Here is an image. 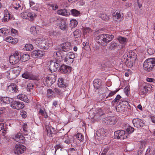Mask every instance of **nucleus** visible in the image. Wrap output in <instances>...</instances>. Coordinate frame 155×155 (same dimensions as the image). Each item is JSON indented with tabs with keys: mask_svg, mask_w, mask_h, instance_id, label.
Segmentation results:
<instances>
[{
	"mask_svg": "<svg viewBox=\"0 0 155 155\" xmlns=\"http://www.w3.org/2000/svg\"><path fill=\"white\" fill-rule=\"evenodd\" d=\"M55 60H51L49 66V70L51 72L56 71L62 61V58L60 52L56 51L54 53Z\"/></svg>",
	"mask_w": 155,
	"mask_h": 155,
	"instance_id": "obj_1",
	"label": "nucleus"
},
{
	"mask_svg": "<svg viewBox=\"0 0 155 155\" xmlns=\"http://www.w3.org/2000/svg\"><path fill=\"white\" fill-rule=\"evenodd\" d=\"M114 38V36L112 35L101 34L96 37V41L99 45L104 46H107Z\"/></svg>",
	"mask_w": 155,
	"mask_h": 155,
	"instance_id": "obj_2",
	"label": "nucleus"
},
{
	"mask_svg": "<svg viewBox=\"0 0 155 155\" xmlns=\"http://www.w3.org/2000/svg\"><path fill=\"white\" fill-rule=\"evenodd\" d=\"M155 66V58H151L146 60L143 63V67L145 70L150 71Z\"/></svg>",
	"mask_w": 155,
	"mask_h": 155,
	"instance_id": "obj_3",
	"label": "nucleus"
},
{
	"mask_svg": "<svg viewBox=\"0 0 155 155\" xmlns=\"http://www.w3.org/2000/svg\"><path fill=\"white\" fill-rule=\"evenodd\" d=\"M21 52L17 51H15L9 57L10 63L12 64H15L18 63L20 61Z\"/></svg>",
	"mask_w": 155,
	"mask_h": 155,
	"instance_id": "obj_4",
	"label": "nucleus"
},
{
	"mask_svg": "<svg viewBox=\"0 0 155 155\" xmlns=\"http://www.w3.org/2000/svg\"><path fill=\"white\" fill-rule=\"evenodd\" d=\"M127 57L130 58V59L132 60V61H135L137 58L136 54L132 51H130L129 53L124 54L121 60L123 63H125L127 65L128 64L127 63V62L128 61V59L127 58H126Z\"/></svg>",
	"mask_w": 155,
	"mask_h": 155,
	"instance_id": "obj_5",
	"label": "nucleus"
},
{
	"mask_svg": "<svg viewBox=\"0 0 155 155\" xmlns=\"http://www.w3.org/2000/svg\"><path fill=\"white\" fill-rule=\"evenodd\" d=\"M117 121V117L114 116H111L104 118L102 122L106 125H114Z\"/></svg>",
	"mask_w": 155,
	"mask_h": 155,
	"instance_id": "obj_6",
	"label": "nucleus"
},
{
	"mask_svg": "<svg viewBox=\"0 0 155 155\" xmlns=\"http://www.w3.org/2000/svg\"><path fill=\"white\" fill-rule=\"evenodd\" d=\"M128 134L123 130H118L114 132V138L117 139H124L127 138Z\"/></svg>",
	"mask_w": 155,
	"mask_h": 155,
	"instance_id": "obj_7",
	"label": "nucleus"
},
{
	"mask_svg": "<svg viewBox=\"0 0 155 155\" xmlns=\"http://www.w3.org/2000/svg\"><path fill=\"white\" fill-rule=\"evenodd\" d=\"M26 150V148L24 145L18 144L15 145L14 151L15 154L18 155L23 153Z\"/></svg>",
	"mask_w": 155,
	"mask_h": 155,
	"instance_id": "obj_8",
	"label": "nucleus"
},
{
	"mask_svg": "<svg viewBox=\"0 0 155 155\" xmlns=\"http://www.w3.org/2000/svg\"><path fill=\"white\" fill-rule=\"evenodd\" d=\"M132 123L134 127L138 128L143 127L145 124L143 120L139 118H134L132 120Z\"/></svg>",
	"mask_w": 155,
	"mask_h": 155,
	"instance_id": "obj_9",
	"label": "nucleus"
},
{
	"mask_svg": "<svg viewBox=\"0 0 155 155\" xmlns=\"http://www.w3.org/2000/svg\"><path fill=\"white\" fill-rule=\"evenodd\" d=\"M11 107L13 109L19 110L24 107V104L22 102L12 100L11 102Z\"/></svg>",
	"mask_w": 155,
	"mask_h": 155,
	"instance_id": "obj_10",
	"label": "nucleus"
},
{
	"mask_svg": "<svg viewBox=\"0 0 155 155\" xmlns=\"http://www.w3.org/2000/svg\"><path fill=\"white\" fill-rule=\"evenodd\" d=\"M56 81V78L54 75H50L46 77L43 81V83L45 85L49 86L54 83Z\"/></svg>",
	"mask_w": 155,
	"mask_h": 155,
	"instance_id": "obj_11",
	"label": "nucleus"
},
{
	"mask_svg": "<svg viewBox=\"0 0 155 155\" xmlns=\"http://www.w3.org/2000/svg\"><path fill=\"white\" fill-rule=\"evenodd\" d=\"M21 67L19 66L14 68L12 71L9 73L10 78H15L19 74L21 70Z\"/></svg>",
	"mask_w": 155,
	"mask_h": 155,
	"instance_id": "obj_12",
	"label": "nucleus"
},
{
	"mask_svg": "<svg viewBox=\"0 0 155 155\" xmlns=\"http://www.w3.org/2000/svg\"><path fill=\"white\" fill-rule=\"evenodd\" d=\"M35 16V13L28 11L23 12L21 14V16L23 19H28L31 21H32L33 20V18Z\"/></svg>",
	"mask_w": 155,
	"mask_h": 155,
	"instance_id": "obj_13",
	"label": "nucleus"
},
{
	"mask_svg": "<svg viewBox=\"0 0 155 155\" xmlns=\"http://www.w3.org/2000/svg\"><path fill=\"white\" fill-rule=\"evenodd\" d=\"M38 46L40 48L45 50H48L49 48V44L45 39L38 40Z\"/></svg>",
	"mask_w": 155,
	"mask_h": 155,
	"instance_id": "obj_14",
	"label": "nucleus"
},
{
	"mask_svg": "<svg viewBox=\"0 0 155 155\" xmlns=\"http://www.w3.org/2000/svg\"><path fill=\"white\" fill-rule=\"evenodd\" d=\"M6 90L8 92L12 93H15L19 91L17 86L14 83H11L8 86Z\"/></svg>",
	"mask_w": 155,
	"mask_h": 155,
	"instance_id": "obj_15",
	"label": "nucleus"
},
{
	"mask_svg": "<svg viewBox=\"0 0 155 155\" xmlns=\"http://www.w3.org/2000/svg\"><path fill=\"white\" fill-rule=\"evenodd\" d=\"M47 135L49 137H52L57 133V131L54 128L50 125L46 126Z\"/></svg>",
	"mask_w": 155,
	"mask_h": 155,
	"instance_id": "obj_16",
	"label": "nucleus"
},
{
	"mask_svg": "<svg viewBox=\"0 0 155 155\" xmlns=\"http://www.w3.org/2000/svg\"><path fill=\"white\" fill-rule=\"evenodd\" d=\"M58 25L60 29L63 31H67L68 30V25L66 24L65 20L63 18L59 19Z\"/></svg>",
	"mask_w": 155,
	"mask_h": 155,
	"instance_id": "obj_17",
	"label": "nucleus"
},
{
	"mask_svg": "<svg viewBox=\"0 0 155 155\" xmlns=\"http://www.w3.org/2000/svg\"><path fill=\"white\" fill-rule=\"evenodd\" d=\"M71 69V68L70 66L64 64H62L60 67L59 71L62 73L67 74L70 72Z\"/></svg>",
	"mask_w": 155,
	"mask_h": 155,
	"instance_id": "obj_18",
	"label": "nucleus"
},
{
	"mask_svg": "<svg viewBox=\"0 0 155 155\" xmlns=\"http://www.w3.org/2000/svg\"><path fill=\"white\" fill-rule=\"evenodd\" d=\"M45 53L44 51L40 50H35L31 53V56L34 58H41L42 57Z\"/></svg>",
	"mask_w": 155,
	"mask_h": 155,
	"instance_id": "obj_19",
	"label": "nucleus"
},
{
	"mask_svg": "<svg viewBox=\"0 0 155 155\" xmlns=\"http://www.w3.org/2000/svg\"><path fill=\"white\" fill-rule=\"evenodd\" d=\"M58 85L59 87L65 88L68 86V81L63 78H59L58 80Z\"/></svg>",
	"mask_w": 155,
	"mask_h": 155,
	"instance_id": "obj_20",
	"label": "nucleus"
},
{
	"mask_svg": "<svg viewBox=\"0 0 155 155\" xmlns=\"http://www.w3.org/2000/svg\"><path fill=\"white\" fill-rule=\"evenodd\" d=\"M102 84V81L100 79H95L93 81V85L94 88L98 90L99 89L101 90L103 89H104L105 90H106L107 89V88L106 87H104L102 88V87H101V86Z\"/></svg>",
	"mask_w": 155,
	"mask_h": 155,
	"instance_id": "obj_21",
	"label": "nucleus"
},
{
	"mask_svg": "<svg viewBox=\"0 0 155 155\" xmlns=\"http://www.w3.org/2000/svg\"><path fill=\"white\" fill-rule=\"evenodd\" d=\"M13 139L16 141L23 143L25 142V137L23 136L21 133H18L13 137Z\"/></svg>",
	"mask_w": 155,
	"mask_h": 155,
	"instance_id": "obj_22",
	"label": "nucleus"
},
{
	"mask_svg": "<svg viewBox=\"0 0 155 155\" xmlns=\"http://www.w3.org/2000/svg\"><path fill=\"white\" fill-rule=\"evenodd\" d=\"M22 77L31 80H36V77L33 75L31 73L28 71H26L22 74Z\"/></svg>",
	"mask_w": 155,
	"mask_h": 155,
	"instance_id": "obj_23",
	"label": "nucleus"
},
{
	"mask_svg": "<svg viewBox=\"0 0 155 155\" xmlns=\"http://www.w3.org/2000/svg\"><path fill=\"white\" fill-rule=\"evenodd\" d=\"M58 14L63 16L67 17L70 15V12L66 8L61 9L58 10L57 12Z\"/></svg>",
	"mask_w": 155,
	"mask_h": 155,
	"instance_id": "obj_24",
	"label": "nucleus"
},
{
	"mask_svg": "<svg viewBox=\"0 0 155 155\" xmlns=\"http://www.w3.org/2000/svg\"><path fill=\"white\" fill-rule=\"evenodd\" d=\"M106 130L103 129H100L96 132V134L101 139H104L106 135Z\"/></svg>",
	"mask_w": 155,
	"mask_h": 155,
	"instance_id": "obj_25",
	"label": "nucleus"
},
{
	"mask_svg": "<svg viewBox=\"0 0 155 155\" xmlns=\"http://www.w3.org/2000/svg\"><path fill=\"white\" fill-rule=\"evenodd\" d=\"M71 44L69 42H66L61 45L60 47L64 51H68L70 50Z\"/></svg>",
	"mask_w": 155,
	"mask_h": 155,
	"instance_id": "obj_26",
	"label": "nucleus"
},
{
	"mask_svg": "<svg viewBox=\"0 0 155 155\" xmlns=\"http://www.w3.org/2000/svg\"><path fill=\"white\" fill-rule=\"evenodd\" d=\"M12 99L11 98L8 97H0V103L1 104H9L11 102Z\"/></svg>",
	"mask_w": 155,
	"mask_h": 155,
	"instance_id": "obj_27",
	"label": "nucleus"
},
{
	"mask_svg": "<svg viewBox=\"0 0 155 155\" xmlns=\"http://www.w3.org/2000/svg\"><path fill=\"white\" fill-rule=\"evenodd\" d=\"M151 86L149 85H146L143 86L142 88H141V93L143 94H146L149 91L151 90Z\"/></svg>",
	"mask_w": 155,
	"mask_h": 155,
	"instance_id": "obj_28",
	"label": "nucleus"
},
{
	"mask_svg": "<svg viewBox=\"0 0 155 155\" xmlns=\"http://www.w3.org/2000/svg\"><path fill=\"white\" fill-rule=\"evenodd\" d=\"M17 97L21 101L25 102L28 103L29 102V100L28 99L27 96L22 94H19L17 96Z\"/></svg>",
	"mask_w": 155,
	"mask_h": 155,
	"instance_id": "obj_29",
	"label": "nucleus"
},
{
	"mask_svg": "<svg viewBox=\"0 0 155 155\" xmlns=\"http://www.w3.org/2000/svg\"><path fill=\"white\" fill-rule=\"evenodd\" d=\"M121 17V15L119 11L115 12L113 14V18L114 20L117 21Z\"/></svg>",
	"mask_w": 155,
	"mask_h": 155,
	"instance_id": "obj_30",
	"label": "nucleus"
},
{
	"mask_svg": "<svg viewBox=\"0 0 155 155\" xmlns=\"http://www.w3.org/2000/svg\"><path fill=\"white\" fill-rule=\"evenodd\" d=\"M20 58H21L20 61L22 62H25L27 61L29 59L30 56L27 54H24L21 55V54Z\"/></svg>",
	"mask_w": 155,
	"mask_h": 155,
	"instance_id": "obj_31",
	"label": "nucleus"
},
{
	"mask_svg": "<svg viewBox=\"0 0 155 155\" xmlns=\"http://www.w3.org/2000/svg\"><path fill=\"white\" fill-rule=\"evenodd\" d=\"M78 24V21L75 19H73L70 21V26L71 29H72L75 27Z\"/></svg>",
	"mask_w": 155,
	"mask_h": 155,
	"instance_id": "obj_32",
	"label": "nucleus"
},
{
	"mask_svg": "<svg viewBox=\"0 0 155 155\" xmlns=\"http://www.w3.org/2000/svg\"><path fill=\"white\" fill-rule=\"evenodd\" d=\"M13 7L16 10L18 9L21 10H22L23 8V7L21 6L18 2H14L13 4Z\"/></svg>",
	"mask_w": 155,
	"mask_h": 155,
	"instance_id": "obj_33",
	"label": "nucleus"
},
{
	"mask_svg": "<svg viewBox=\"0 0 155 155\" xmlns=\"http://www.w3.org/2000/svg\"><path fill=\"white\" fill-rule=\"evenodd\" d=\"M116 110L117 112H122L125 110V107H124V105H119L116 108Z\"/></svg>",
	"mask_w": 155,
	"mask_h": 155,
	"instance_id": "obj_34",
	"label": "nucleus"
},
{
	"mask_svg": "<svg viewBox=\"0 0 155 155\" xmlns=\"http://www.w3.org/2000/svg\"><path fill=\"white\" fill-rule=\"evenodd\" d=\"M71 14L74 16H78L80 14V12L75 9H72L70 10Z\"/></svg>",
	"mask_w": 155,
	"mask_h": 155,
	"instance_id": "obj_35",
	"label": "nucleus"
},
{
	"mask_svg": "<svg viewBox=\"0 0 155 155\" xmlns=\"http://www.w3.org/2000/svg\"><path fill=\"white\" fill-rule=\"evenodd\" d=\"M73 34L75 38H78L81 36V32L79 29H77L74 31Z\"/></svg>",
	"mask_w": 155,
	"mask_h": 155,
	"instance_id": "obj_36",
	"label": "nucleus"
},
{
	"mask_svg": "<svg viewBox=\"0 0 155 155\" xmlns=\"http://www.w3.org/2000/svg\"><path fill=\"white\" fill-rule=\"evenodd\" d=\"M82 29L84 34H86L87 33H90L92 31V30L89 27H83Z\"/></svg>",
	"mask_w": 155,
	"mask_h": 155,
	"instance_id": "obj_37",
	"label": "nucleus"
},
{
	"mask_svg": "<svg viewBox=\"0 0 155 155\" xmlns=\"http://www.w3.org/2000/svg\"><path fill=\"white\" fill-rule=\"evenodd\" d=\"M30 31L31 34L34 35H36L39 32V31L36 30L35 27H32L30 28Z\"/></svg>",
	"mask_w": 155,
	"mask_h": 155,
	"instance_id": "obj_38",
	"label": "nucleus"
},
{
	"mask_svg": "<svg viewBox=\"0 0 155 155\" xmlns=\"http://www.w3.org/2000/svg\"><path fill=\"white\" fill-rule=\"evenodd\" d=\"M119 90V89H117L114 91H110V92L109 93L108 95L106 97V99L107 100H110V99H108L110 97H112L113 95H114Z\"/></svg>",
	"mask_w": 155,
	"mask_h": 155,
	"instance_id": "obj_39",
	"label": "nucleus"
},
{
	"mask_svg": "<svg viewBox=\"0 0 155 155\" xmlns=\"http://www.w3.org/2000/svg\"><path fill=\"white\" fill-rule=\"evenodd\" d=\"M99 17L104 21H107L109 19V17L105 14H100Z\"/></svg>",
	"mask_w": 155,
	"mask_h": 155,
	"instance_id": "obj_40",
	"label": "nucleus"
},
{
	"mask_svg": "<svg viewBox=\"0 0 155 155\" xmlns=\"http://www.w3.org/2000/svg\"><path fill=\"white\" fill-rule=\"evenodd\" d=\"M76 138L80 141H82L84 140V136L81 133H78L75 135Z\"/></svg>",
	"mask_w": 155,
	"mask_h": 155,
	"instance_id": "obj_41",
	"label": "nucleus"
},
{
	"mask_svg": "<svg viewBox=\"0 0 155 155\" xmlns=\"http://www.w3.org/2000/svg\"><path fill=\"white\" fill-rule=\"evenodd\" d=\"M118 40L119 42L122 44H125L127 42V38L122 36L119 37Z\"/></svg>",
	"mask_w": 155,
	"mask_h": 155,
	"instance_id": "obj_42",
	"label": "nucleus"
},
{
	"mask_svg": "<svg viewBox=\"0 0 155 155\" xmlns=\"http://www.w3.org/2000/svg\"><path fill=\"white\" fill-rule=\"evenodd\" d=\"M33 47L31 44H28L25 45L24 49L26 51H30L33 49Z\"/></svg>",
	"mask_w": 155,
	"mask_h": 155,
	"instance_id": "obj_43",
	"label": "nucleus"
},
{
	"mask_svg": "<svg viewBox=\"0 0 155 155\" xmlns=\"http://www.w3.org/2000/svg\"><path fill=\"white\" fill-rule=\"evenodd\" d=\"M53 91L51 89H48L47 91V97L48 98H50L52 97Z\"/></svg>",
	"mask_w": 155,
	"mask_h": 155,
	"instance_id": "obj_44",
	"label": "nucleus"
},
{
	"mask_svg": "<svg viewBox=\"0 0 155 155\" xmlns=\"http://www.w3.org/2000/svg\"><path fill=\"white\" fill-rule=\"evenodd\" d=\"M117 46V43L114 41H112L110 44V45L109 46V48L111 50L115 49Z\"/></svg>",
	"mask_w": 155,
	"mask_h": 155,
	"instance_id": "obj_45",
	"label": "nucleus"
},
{
	"mask_svg": "<svg viewBox=\"0 0 155 155\" xmlns=\"http://www.w3.org/2000/svg\"><path fill=\"white\" fill-rule=\"evenodd\" d=\"M70 59L68 58V56H66L64 59V62L66 63L67 64H71L74 61L73 60H69Z\"/></svg>",
	"mask_w": 155,
	"mask_h": 155,
	"instance_id": "obj_46",
	"label": "nucleus"
},
{
	"mask_svg": "<svg viewBox=\"0 0 155 155\" xmlns=\"http://www.w3.org/2000/svg\"><path fill=\"white\" fill-rule=\"evenodd\" d=\"M68 57V58L71 60H73V59L75 58V55L72 52H69L67 56Z\"/></svg>",
	"mask_w": 155,
	"mask_h": 155,
	"instance_id": "obj_47",
	"label": "nucleus"
},
{
	"mask_svg": "<svg viewBox=\"0 0 155 155\" xmlns=\"http://www.w3.org/2000/svg\"><path fill=\"white\" fill-rule=\"evenodd\" d=\"M60 19V18H58L55 16L54 17L51 18L49 20V21L50 23L52 22H55L57 21H59V19Z\"/></svg>",
	"mask_w": 155,
	"mask_h": 155,
	"instance_id": "obj_48",
	"label": "nucleus"
},
{
	"mask_svg": "<svg viewBox=\"0 0 155 155\" xmlns=\"http://www.w3.org/2000/svg\"><path fill=\"white\" fill-rule=\"evenodd\" d=\"M34 86V84L32 83H29L27 85V89L28 91H30L32 89Z\"/></svg>",
	"mask_w": 155,
	"mask_h": 155,
	"instance_id": "obj_49",
	"label": "nucleus"
},
{
	"mask_svg": "<svg viewBox=\"0 0 155 155\" xmlns=\"http://www.w3.org/2000/svg\"><path fill=\"white\" fill-rule=\"evenodd\" d=\"M126 130L129 133H131L134 132V128L133 127L129 126L126 129Z\"/></svg>",
	"mask_w": 155,
	"mask_h": 155,
	"instance_id": "obj_50",
	"label": "nucleus"
},
{
	"mask_svg": "<svg viewBox=\"0 0 155 155\" xmlns=\"http://www.w3.org/2000/svg\"><path fill=\"white\" fill-rule=\"evenodd\" d=\"M6 31H8V30L7 29H6V28H3L0 29V33H1L3 35H6Z\"/></svg>",
	"mask_w": 155,
	"mask_h": 155,
	"instance_id": "obj_51",
	"label": "nucleus"
},
{
	"mask_svg": "<svg viewBox=\"0 0 155 155\" xmlns=\"http://www.w3.org/2000/svg\"><path fill=\"white\" fill-rule=\"evenodd\" d=\"M5 39L6 41L8 42L12 43L14 42L13 38L12 37H7Z\"/></svg>",
	"mask_w": 155,
	"mask_h": 155,
	"instance_id": "obj_52",
	"label": "nucleus"
},
{
	"mask_svg": "<svg viewBox=\"0 0 155 155\" xmlns=\"http://www.w3.org/2000/svg\"><path fill=\"white\" fill-rule=\"evenodd\" d=\"M97 112L100 116H101L104 114L103 111L102 109L101 108L97 109Z\"/></svg>",
	"mask_w": 155,
	"mask_h": 155,
	"instance_id": "obj_53",
	"label": "nucleus"
},
{
	"mask_svg": "<svg viewBox=\"0 0 155 155\" xmlns=\"http://www.w3.org/2000/svg\"><path fill=\"white\" fill-rule=\"evenodd\" d=\"M147 51L148 54L150 55L152 54L155 52L154 50L151 48L147 49Z\"/></svg>",
	"mask_w": 155,
	"mask_h": 155,
	"instance_id": "obj_54",
	"label": "nucleus"
},
{
	"mask_svg": "<svg viewBox=\"0 0 155 155\" xmlns=\"http://www.w3.org/2000/svg\"><path fill=\"white\" fill-rule=\"evenodd\" d=\"M49 33L50 36H56L58 34L57 32L52 31H49Z\"/></svg>",
	"mask_w": 155,
	"mask_h": 155,
	"instance_id": "obj_55",
	"label": "nucleus"
},
{
	"mask_svg": "<svg viewBox=\"0 0 155 155\" xmlns=\"http://www.w3.org/2000/svg\"><path fill=\"white\" fill-rule=\"evenodd\" d=\"M4 16L6 17L10 18V14L8 10L6 9L4 11Z\"/></svg>",
	"mask_w": 155,
	"mask_h": 155,
	"instance_id": "obj_56",
	"label": "nucleus"
},
{
	"mask_svg": "<svg viewBox=\"0 0 155 155\" xmlns=\"http://www.w3.org/2000/svg\"><path fill=\"white\" fill-rule=\"evenodd\" d=\"M143 147H140L139 149L138 152H137V154L138 155H141L142 152L143 151Z\"/></svg>",
	"mask_w": 155,
	"mask_h": 155,
	"instance_id": "obj_57",
	"label": "nucleus"
},
{
	"mask_svg": "<svg viewBox=\"0 0 155 155\" xmlns=\"http://www.w3.org/2000/svg\"><path fill=\"white\" fill-rule=\"evenodd\" d=\"M18 31L12 28L11 30V34L12 35H15L18 34Z\"/></svg>",
	"mask_w": 155,
	"mask_h": 155,
	"instance_id": "obj_58",
	"label": "nucleus"
},
{
	"mask_svg": "<svg viewBox=\"0 0 155 155\" xmlns=\"http://www.w3.org/2000/svg\"><path fill=\"white\" fill-rule=\"evenodd\" d=\"M130 90V89L129 88V87L128 86H126L124 89V92L125 93L126 95H128V92Z\"/></svg>",
	"mask_w": 155,
	"mask_h": 155,
	"instance_id": "obj_59",
	"label": "nucleus"
},
{
	"mask_svg": "<svg viewBox=\"0 0 155 155\" xmlns=\"http://www.w3.org/2000/svg\"><path fill=\"white\" fill-rule=\"evenodd\" d=\"M26 114L27 113L25 111H22V112H21V116L22 117H23L24 118H25L27 117Z\"/></svg>",
	"mask_w": 155,
	"mask_h": 155,
	"instance_id": "obj_60",
	"label": "nucleus"
},
{
	"mask_svg": "<svg viewBox=\"0 0 155 155\" xmlns=\"http://www.w3.org/2000/svg\"><path fill=\"white\" fill-rule=\"evenodd\" d=\"M54 91L58 94L60 95L62 94V92L61 90L58 88H55L54 89Z\"/></svg>",
	"mask_w": 155,
	"mask_h": 155,
	"instance_id": "obj_61",
	"label": "nucleus"
},
{
	"mask_svg": "<svg viewBox=\"0 0 155 155\" xmlns=\"http://www.w3.org/2000/svg\"><path fill=\"white\" fill-rule=\"evenodd\" d=\"M5 108L4 107L0 108V115L5 113Z\"/></svg>",
	"mask_w": 155,
	"mask_h": 155,
	"instance_id": "obj_62",
	"label": "nucleus"
},
{
	"mask_svg": "<svg viewBox=\"0 0 155 155\" xmlns=\"http://www.w3.org/2000/svg\"><path fill=\"white\" fill-rule=\"evenodd\" d=\"M108 150V148L104 149L101 155H106Z\"/></svg>",
	"mask_w": 155,
	"mask_h": 155,
	"instance_id": "obj_63",
	"label": "nucleus"
},
{
	"mask_svg": "<svg viewBox=\"0 0 155 155\" xmlns=\"http://www.w3.org/2000/svg\"><path fill=\"white\" fill-rule=\"evenodd\" d=\"M45 112V109L42 110V109H41L39 110L38 114L43 116V115L44 114Z\"/></svg>",
	"mask_w": 155,
	"mask_h": 155,
	"instance_id": "obj_64",
	"label": "nucleus"
}]
</instances>
